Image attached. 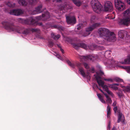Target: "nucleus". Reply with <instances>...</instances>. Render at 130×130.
<instances>
[{"instance_id":"obj_1","label":"nucleus","mask_w":130,"mask_h":130,"mask_svg":"<svg viewBox=\"0 0 130 130\" xmlns=\"http://www.w3.org/2000/svg\"><path fill=\"white\" fill-rule=\"evenodd\" d=\"M98 33L100 37H103L105 41L101 44L106 45L105 42H113L116 40L115 35L113 32L109 33V29L104 28H100L98 29Z\"/></svg>"},{"instance_id":"obj_2","label":"nucleus","mask_w":130,"mask_h":130,"mask_svg":"<svg viewBox=\"0 0 130 130\" xmlns=\"http://www.w3.org/2000/svg\"><path fill=\"white\" fill-rule=\"evenodd\" d=\"M123 16L125 18L121 19L119 22V24L128 26L130 23V8L123 12Z\"/></svg>"},{"instance_id":"obj_3","label":"nucleus","mask_w":130,"mask_h":130,"mask_svg":"<svg viewBox=\"0 0 130 130\" xmlns=\"http://www.w3.org/2000/svg\"><path fill=\"white\" fill-rule=\"evenodd\" d=\"M2 24L7 30L15 31L19 33H21L22 32V28L19 26H14L13 23H10L8 21H4L2 22Z\"/></svg>"},{"instance_id":"obj_4","label":"nucleus","mask_w":130,"mask_h":130,"mask_svg":"<svg viewBox=\"0 0 130 130\" xmlns=\"http://www.w3.org/2000/svg\"><path fill=\"white\" fill-rule=\"evenodd\" d=\"M93 10L95 12L100 13L102 10L101 5L97 0H92L91 2Z\"/></svg>"},{"instance_id":"obj_5","label":"nucleus","mask_w":130,"mask_h":130,"mask_svg":"<svg viewBox=\"0 0 130 130\" xmlns=\"http://www.w3.org/2000/svg\"><path fill=\"white\" fill-rule=\"evenodd\" d=\"M100 25V24L99 23H95L92 26L87 27L86 28V31L83 35V36L86 37L88 36L90 34V32H89L92 31L96 28L99 26Z\"/></svg>"},{"instance_id":"obj_6","label":"nucleus","mask_w":130,"mask_h":130,"mask_svg":"<svg viewBox=\"0 0 130 130\" xmlns=\"http://www.w3.org/2000/svg\"><path fill=\"white\" fill-rule=\"evenodd\" d=\"M95 77L99 85L101 86L105 91H106L109 89L107 86L104 85V82L101 80V78L100 76L97 75H96Z\"/></svg>"},{"instance_id":"obj_7","label":"nucleus","mask_w":130,"mask_h":130,"mask_svg":"<svg viewBox=\"0 0 130 130\" xmlns=\"http://www.w3.org/2000/svg\"><path fill=\"white\" fill-rule=\"evenodd\" d=\"M115 4L116 8L119 11L123 10L125 8L124 4L120 1L115 0Z\"/></svg>"},{"instance_id":"obj_8","label":"nucleus","mask_w":130,"mask_h":130,"mask_svg":"<svg viewBox=\"0 0 130 130\" xmlns=\"http://www.w3.org/2000/svg\"><path fill=\"white\" fill-rule=\"evenodd\" d=\"M97 57L94 56L93 55H89L87 56H80L79 58L81 61L83 62L84 61L90 60L93 61L96 60Z\"/></svg>"},{"instance_id":"obj_9","label":"nucleus","mask_w":130,"mask_h":130,"mask_svg":"<svg viewBox=\"0 0 130 130\" xmlns=\"http://www.w3.org/2000/svg\"><path fill=\"white\" fill-rule=\"evenodd\" d=\"M106 102L108 105V106L107 107V117L108 118H109L110 117V116L111 114V107L109 106V104H111L112 102V100L111 98L109 96L108 97V98H106Z\"/></svg>"},{"instance_id":"obj_10","label":"nucleus","mask_w":130,"mask_h":130,"mask_svg":"<svg viewBox=\"0 0 130 130\" xmlns=\"http://www.w3.org/2000/svg\"><path fill=\"white\" fill-rule=\"evenodd\" d=\"M108 59H107V61L106 63V65H108L109 67H115L117 66V61H114L112 58H111L109 57V56H108Z\"/></svg>"},{"instance_id":"obj_11","label":"nucleus","mask_w":130,"mask_h":130,"mask_svg":"<svg viewBox=\"0 0 130 130\" xmlns=\"http://www.w3.org/2000/svg\"><path fill=\"white\" fill-rule=\"evenodd\" d=\"M104 10L105 11H110L112 10L113 8L112 3L109 1L105 2L104 5Z\"/></svg>"},{"instance_id":"obj_12","label":"nucleus","mask_w":130,"mask_h":130,"mask_svg":"<svg viewBox=\"0 0 130 130\" xmlns=\"http://www.w3.org/2000/svg\"><path fill=\"white\" fill-rule=\"evenodd\" d=\"M50 18V14L47 12L45 14H42V16H39L36 17L37 19L38 20H39L42 19L44 21H49V18Z\"/></svg>"},{"instance_id":"obj_13","label":"nucleus","mask_w":130,"mask_h":130,"mask_svg":"<svg viewBox=\"0 0 130 130\" xmlns=\"http://www.w3.org/2000/svg\"><path fill=\"white\" fill-rule=\"evenodd\" d=\"M24 11L21 9H14L11 10L10 12V14L19 16L24 13Z\"/></svg>"},{"instance_id":"obj_14","label":"nucleus","mask_w":130,"mask_h":130,"mask_svg":"<svg viewBox=\"0 0 130 130\" xmlns=\"http://www.w3.org/2000/svg\"><path fill=\"white\" fill-rule=\"evenodd\" d=\"M118 35L119 37L123 40L124 39V38L126 40V38L125 37L128 36L127 35V32L125 30L119 31L118 32Z\"/></svg>"},{"instance_id":"obj_15","label":"nucleus","mask_w":130,"mask_h":130,"mask_svg":"<svg viewBox=\"0 0 130 130\" xmlns=\"http://www.w3.org/2000/svg\"><path fill=\"white\" fill-rule=\"evenodd\" d=\"M25 22L27 24L34 25L36 23V21L33 18L31 17L25 20Z\"/></svg>"},{"instance_id":"obj_16","label":"nucleus","mask_w":130,"mask_h":130,"mask_svg":"<svg viewBox=\"0 0 130 130\" xmlns=\"http://www.w3.org/2000/svg\"><path fill=\"white\" fill-rule=\"evenodd\" d=\"M79 71L80 74L84 77L86 78L89 80H90V77L89 75V74H88L87 75L85 74L83 68H79Z\"/></svg>"},{"instance_id":"obj_17","label":"nucleus","mask_w":130,"mask_h":130,"mask_svg":"<svg viewBox=\"0 0 130 130\" xmlns=\"http://www.w3.org/2000/svg\"><path fill=\"white\" fill-rule=\"evenodd\" d=\"M88 48H89L90 50H94L95 49L97 50L99 49L100 50H101L103 48V47L102 46L96 45L93 44H92L88 46Z\"/></svg>"},{"instance_id":"obj_18","label":"nucleus","mask_w":130,"mask_h":130,"mask_svg":"<svg viewBox=\"0 0 130 130\" xmlns=\"http://www.w3.org/2000/svg\"><path fill=\"white\" fill-rule=\"evenodd\" d=\"M42 7V5H40L36 7L35 10L34 11L32 12V14H35L42 12V11L41 9Z\"/></svg>"},{"instance_id":"obj_19","label":"nucleus","mask_w":130,"mask_h":130,"mask_svg":"<svg viewBox=\"0 0 130 130\" xmlns=\"http://www.w3.org/2000/svg\"><path fill=\"white\" fill-rule=\"evenodd\" d=\"M118 119L117 120V122L119 123L120 121L123 122L124 121V117L121 113L119 111L118 113Z\"/></svg>"},{"instance_id":"obj_20","label":"nucleus","mask_w":130,"mask_h":130,"mask_svg":"<svg viewBox=\"0 0 130 130\" xmlns=\"http://www.w3.org/2000/svg\"><path fill=\"white\" fill-rule=\"evenodd\" d=\"M76 46H77L83 48L87 50L88 49V47L84 43H81L77 44H75L74 43V48Z\"/></svg>"},{"instance_id":"obj_21","label":"nucleus","mask_w":130,"mask_h":130,"mask_svg":"<svg viewBox=\"0 0 130 130\" xmlns=\"http://www.w3.org/2000/svg\"><path fill=\"white\" fill-rule=\"evenodd\" d=\"M52 28L57 29L61 31H64L65 29V28L64 27L58 25H54L52 26Z\"/></svg>"},{"instance_id":"obj_22","label":"nucleus","mask_w":130,"mask_h":130,"mask_svg":"<svg viewBox=\"0 0 130 130\" xmlns=\"http://www.w3.org/2000/svg\"><path fill=\"white\" fill-rule=\"evenodd\" d=\"M66 18L68 24H70L73 22V16H68L66 17Z\"/></svg>"},{"instance_id":"obj_23","label":"nucleus","mask_w":130,"mask_h":130,"mask_svg":"<svg viewBox=\"0 0 130 130\" xmlns=\"http://www.w3.org/2000/svg\"><path fill=\"white\" fill-rule=\"evenodd\" d=\"M30 32L31 28H25L23 31L22 32V33L24 34L27 35L30 34Z\"/></svg>"},{"instance_id":"obj_24","label":"nucleus","mask_w":130,"mask_h":130,"mask_svg":"<svg viewBox=\"0 0 130 130\" xmlns=\"http://www.w3.org/2000/svg\"><path fill=\"white\" fill-rule=\"evenodd\" d=\"M19 3L23 6H25L27 4V2L24 0H20L18 1Z\"/></svg>"},{"instance_id":"obj_25","label":"nucleus","mask_w":130,"mask_h":130,"mask_svg":"<svg viewBox=\"0 0 130 130\" xmlns=\"http://www.w3.org/2000/svg\"><path fill=\"white\" fill-rule=\"evenodd\" d=\"M97 96L98 97L100 100L101 101V102L105 104L106 103L105 101L104 100L103 98L102 97V96L100 94H97Z\"/></svg>"},{"instance_id":"obj_26","label":"nucleus","mask_w":130,"mask_h":130,"mask_svg":"<svg viewBox=\"0 0 130 130\" xmlns=\"http://www.w3.org/2000/svg\"><path fill=\"white\" fill-rule=\"evenodd\" d=\"M108 87L112 89L115 90H117L118 89V87L116 86L114 84H109L108 85Z\"/></svg>"},{"instance_id":"obj_27","label":"nucleus","mask_w":130,"mask_h":130,"mask_svg":"<svg viewBox=\"0 0 130 130\" xmlns=\"http://www.w3.org/2000/svg\"><path fill=\"white\" fill-rule=\"evenodd\" d=\"M122 64H130V56H128V58L124 60V62L122 63Z\"/></svg>"},{"instance_id":"obj_28","label":"nucleus","mask_w":130,"mask_h":130,"mask_svg":"<svg viewBox=\"0 0 130 130\" xmlns=\"http://www.w3.org/2000/svg\"><path fill=\"white\" fill-rule=\"evenodd\" d=\"M74 3L75 4L78 6H79L81 4V2L79 1L74 0Z\"/></svg>"},{"instance_id":"obj_29","label":"nucleus","mask_w":130,"mask_h":130,"mask_svg":"<svg viewBox=\"0 0 130 130\" xmlns=\"http://www.w3.org/2000/svg\"><path fill=\"white\" fill-rule=\"evenodd\" d=\"M66 6L64 5H62L61 6V8H60V10H65L67 8L70 9L71 8V7L70 6H68V7H66Z\"/></svg>"},{"instance_id":"obj_30","label":"nucleus","mask_w":130,"mask_h":130,"mask_svg":"<svg viewBox=\"0 0 130 130\" xmlns=\"http://www.w3.org/2000/svg\"><path fill=\"white\" fill-rule=\"evenodd\" d=\"M66 41L71 44L73 45V41L71 38H66Z\"/></svg>"},{"instance_id":"obj_31","label":"nucleus","mask_w":130,"mask_h":130,"mask_svg":"<svg viewBox=\"0 0 130 130\" xmlns=\"http://www.w3.org/2000/svg\"><path fill=\"white\" fill-rule=\"evenodd\" d=\"M117 94L119 97L120 98L122 97L123 95V94L121 91L119 90L117 93Z\"/></svg>"},{"instance_id":"obj_32","label":"nucleus","mask_w":130,"mask_h":130,"mask_svg":"<svg viewBox=\"0 0 130 130\" xmlns=\"http://www.w3.org/2000/svg\"><path fill=\"white\" fill-rule=\"evenodd\" d=\"M6 4L9 7H13L14 6V5H13L11 3L8 2H6Z\"/></svg>"},{"instance_id":"obj_33","label":"nucleus","mask_w":130,"mask_h":130,"mask_svg":"<svg viewBox=\"0 0 130 130\" xmlns=\"http://www.w3.org/2000/svg\"><path fill=\"white\" fill-rule=\"evenodd\" d=\"M66 61L67 62V63L72 68H73V64L71 63V61L68 59H66Z\"/></svg>"},{"instance_id":"obj_34","label":"nucleus","mask_w":130,"mask_h":130,"mask_svg":"<svg viewBox=\"0 0 130 130\" xmlns=\"http://www.w3.org/2000/svg\"><path fill=\"white\" fill-rule=\"evenodd\" d=\"M120 67L123 69H127L128 72L130 73V67H126L121 66Z\"/></svg>"},{"instance_id":"obj_35","label":"nucleus","mask_w":130,"mask_h":130,"mask_svg":"<svg viewBox=\"0 0 130 130\" xmlns=\"http://www.w3.org/2000/svg\"><path fill=\"white\" fill-rule=\"evenodd\" d=\"M115 81L116 82H123V79H120L119 78H116L115 79Z\"/></svg>"},{"instance_id":"obj_36","label":"nucleus","mask_w":130,"mask_h":130,"mask_svg":"<svg viewBox=\"0 0 130 130\" xmlns=\"http://www.w3.org/2000/svg\"><path fill=\"white\" fill-rule=\"evenodd\" d=\"M40 30L39 29L31 28V31L33 32H38Z\"/></svg>"},{"instance_id":"obj_37","label":"nucleus","mask_w":130,"mask_h":130,"mask_svg":"<svg viewBox=\"0 0 130 130\" xmlns=\"http://www.w3.org/2000/svg\"><path fill=\"white\" fill-rule=\"evenodd\" d=\"M96 17L94 16H92L91 19V22L92 23L95 21Z\"/></svg>"},{"instance_id":"obj_38","label":"nucleus","mask_w":130,"mask_h":130,"mask_svg":"<svg viewBox=\"0 0 130 130\" xmlns=\"http://www.w3.org/2000/svg\"><path fill=\"white\" fill-rule=\"evenodd\" d=\"M37 0H31L29 1L30 4L32 5H34L35 4V3Z\"/></svg>"},{"instance_id":"obj_39","label":"nucleus","mask_w":130,"mask_h":130,"mask_svg":"<svg viewBox=\"0 0 130 130\" xmlns=\"http://www.w3.org/2000/svg\"><path fill=\"white\" fill-rule=\"evenodd\" d=\"M106 92L108 94L110 95L112 97H113L114 95L113 94L112 92L111 91L109 90V89L106 91Z\"/></svg>"},{"instance_id":"obj_40","label":"nucleus","mask_w":130,"mask_h":130,"mask_svg":"<svg viewBox=\"0 0 130 130\" xmlns=\"http://www.w3.org/2000/svg\"><path fill=\"white\" fill-rule=\"evenodd\" d=\"M124 90L126 91L127 92H130V86H127L125 88Z\"/></svg>"},{"instance_id":"obj_41","label":"nucleus","mask_w":130,"mask_h":130,"mask_svg":"<svg viewBox=\"0 0 130 130\" xmlns=\"http://www.w3.org/2000/svg\"><path fill=\"white\" fill-rule=\"evenodd\" d=\"M56 56L57 57L61 60L63 61L64 60L63 58H62L58 54H57Z\"/></svg>"},{"instance_id":"obj_42","label":"nucleus","mask_w":130,"mask_h":130,"mask_svg":"<svg viewBox=\"0 0 130 130\" xmlns=\"http://www.w3.org/2000/svg\"><path fill=\"white\" fill-rule=\"evenodd\" d=\"M48 45L52 47L54 45V43L52 41H49L48 42Z\"/></svg>"},{"instance_id":"obj_43","label":"nucleus","mask_w":130,"mask_h":130,"mask_svg":"<svg viewBox=\"0 0 130 130\" xmlns=\"http://www.w3.org/2000/svg\"><path fill=\"white\" fill-rule=\"evenodd\" d=\"M104 80L105 81H107L111 82H112L113 81V80L111 78H108L107 79L105 78L104 79Z\"/></svg>"},{"instance_id":"obj_44","label":"nucleus","mask_w":130,"mask_h":130,"mask_svg":"<svg viewBox=\"0 0 130 130\" xmlns=\"http://www.w3.org/2000/svg\"><path fill=\"white\" fill-rule=\"evenodd\" d=\"M84 66L86 69H88L89 68V66L87 63H84Z\"/></svg>"},{"instance_id":"obj_45","label":"nucleus","mask_w":130,"mask_h":130,"mask_svg":"<svg viewBox=\"0 0 130 130\" xmlns=\"http://www.w3.org/2000/svg\"><path fill=\"white\" fill-rule=\"evenodd\" d=\"M115 18V17H112L111 16H109L107 17H105L106 19H108L109 20L113 19H114Z\"/></svg>"},{"instance_id":"obj_46","label":"nucleus","mask_w":130,"mask_h":130,"mask_svg":"<svg viewBox=\"0 0 130 130\" xmlns=\"http://www.w3.org/2000/svg\"><path fill=\"white\" fill-rule=\"evenodd\" d=\"M60 37V35H55V39H58Z\"/></svg>"},{"instance_id":"obj_47","label":"nucleus","mask_w":130,"mask_h":130,"mask_svg":"<svg viewBox=\"0 0 130 130\" xmlns=\"http://www.w3.org/2000/svg\"><path fill=\"white\" fill-rule=\"evenodd\" d=\"M82 24H79L77 26V29L78 30H80L82 27Z\"/></svg>"},{"instance_id":"obj_48","label":"nucleus","mask_w":130,"mask_h":130,"mask_svg":"<svg viewBox=\"0 0 130 130\" xmlns=\"http://www.w3.org/2000/svg\"><path fill=\"white\" fill-rule=\"evenodd\" d=\"M111 54V53L109 51H106L105 53V55H108V54L110 55Z\"/></svg>"},{"instance_id":"obj_49","label":"nucleus","mask_w":130,"mask_h":130,"mask_svg":"<svg viewBox=\"0 0 130 130\" xmlns=\"http://www.w3.org/2000/svg\"><path fill=\"white\" fill-rule=\"evenodd\" d=\"M110 122L109 121L108 123V125L107 127V129L109 130L110 129Z\"/></svg>"},{"instance_id":"obj_50","label":"nucleus","mask_w":130,"mask_h":130,"mask_svg":"<svg viewBox=\"0 0 130 130\" xmlns=\"http://www.w3.org/2000/svg\"><path fill=\"white\" fill-rule=\"evenodd\" d=\"M117 109V106H116L113 109V110L115 113H116V112Z\"/></svg>"},{"instance_id":"obj_51","label":"nucleus","mask_w":130,"mask_h":130,"mask_svg":"<svg viewBox=\"0 0 130 130\" xmlns=\"http://www.w3.org/2000/svg\"><path fill=\"white\" fill-rule=\"evenodd\" d=\"M104 73L101 70L99 72V74L101 75H102L104 74Z\"/></svg>"},{"instance_id":"obj_52","label":"nucleus","mask_w":130,"mask_h":130,"mask_svg":"<svg viewBox=\"0 0 130 130\" xmlns=\"http://www.w3.org/2000/svg\"><path fill=\"white\" fill-rule=\"evenodd\" d=\"M121 87L122 88H123V91H124V92H127L126 91H125L124 90V89H125V88L126 87H125L121 85Z\"/></svg>"},{"instance_id":"obj_53","label":"nucleus","mask_w":130,"mask_h":130,"mask_svg":"<svg viewBox=\"0 0 130 130\" xmlns=\"http://www.w3.org/2000/svg\"><path fill=\"white\" fill-rule=\"evenodd\" d=\"M103 93L105 95L106 98H108V97L109 96L106 94V93H105L104 92V93Z\"/></svg>"},{"instance_id":"obj_54","label":"nucleus","mask_w":130,"mask_h":130,"mask_svg":"<svg viewBox=\"0 0 130 130\" xmlns=\"http://www.w3.org/2000/svg\"><path fill=\"white\" fill-rule=\"evenodd\" d=\"M103 93L105 95L106 98H108V97L109 96L106 94V93H105L104 92V93Z\"/></svg>"},{"instance_id":"obj_55","label":"nucleus","mask_w":130,"mask_h":130,"mask_svg":"<svg viewBox=\"0 0 130 130\" xmlns=\"http://www.w3.org/2000/svg\"><path fill=\"white\" fill-rule=\"evenodd\" d=\"M116 105V102L115 101L112 104V106H115Z\"/></svg>"},{"instance_id":"obj_56","label":"nucleus","mask_w":130,"mask_h":130,"mask_svg":"<svg viewBox=\"0 0 130 130\" xmlns=\"http://www.w3.org/2000/svg\"><path fill=\"white\" fill-rule=\"evenodd\" d=\"M51 36L52 38H53L54 39H55V35H54V34H51Z\"/></svg>"},{"instance_id":"obj_57","label":"nucleus","mask_w":130,"mask_h":130,"mask_svg":"<svg viewBox=\"0 0 130 130\" xmlns=\"http://www.w3.org/2000/svg\"><path fill=\"white\" fill-rule=\"evenodd\" d=\"M73 22H74V24H75L76 23V19L75 18V17L74 16V18H73Z\"/></svg>"},{"instance_id":"obj_58","label":"nucleus","mask_w":130,"mask_h":130,"mask_svg":"<svg viewBox=\"0 0 130 130\" xmlns=\"http://www.w3.org/2000/svg\"><path fill=\"white\" fill-rule=\"evenodd\" d=\"M60 50L62 54H64V51L61 48L60 49Z\"/></svg>"},{"instance_id":"obj_59","label":"nucleus","mask_w":130,"mask_h":130,"mask_svg":"<svg viewBox=\"0 0 130 130\" xmlns=\"http://www.w3.org/2000/svg\"><path fill=\"white\" fill-rule=\"evenodd\" d=\"M127 4L130 5V0H127Z\"/></svg>"},{"instance_id":"obj_60","label":"nucleus","mask_w":130,"mask_h":130,"mask_svg":"<svg viewBox=\"0 0 130 130\" xmlns=\"http://www.w3.org/2000/svg\"><path fill=\"white\" fill-rule=\"evenodd\" d=\"M56 1L57 2H61V3L62 2V0H56Z\"/></svg>"},{"instance_id":"obj_61","label":"nucleus","mask_w":130,"mask_h":130,"mask_svg":"<svg viewBox=\"0 0 130 130\" xmlns=\"http://www.w3.org/2000/svg\"><path fill=\"white\" fill-rule=\"evenodd\" d=\"M57 46H58V47H59V48H60V49L61 48V46L59 45V44H57Z\"/></svg>"},{"instance_id":"obj_62","label":"nucleus","mask_w":130,"mask_h":130,"mask_svg":"<svg viewBox=\"0 0 130 130\" xmlns=\"http://www.w3.org/2000/svg\"><path fill=\"white\" fill-rule=\"evenodd\" d=\"M91 70L92 72L94 71V69L93 68H92Z\"/></svg>"},{"instance_id":"obj_63","label":"nucleus","mask_w":130,"mask_h":130,"mask_svg":"<svg viewBox=\"0 0 130 130\" xmlns=\"http://www.w3.org/2000/svg\"><path fill=\"white\" fill-rule=\"evenodd\" d=\"M114 84L115 85V86H118L119 85V84L118 83H116V84Z\"/></svg>"},{"instance_id":"obj_64","label":"nucleus","mask_w":130,"mask_h":130,"mask_svg":"<svg viewBox=\"0 0 130 130\" xmlns=\"http://www.w3.org/2000/svg\"><path fill=\"white\" fill-rule=\"evenodd\" d=\"M112 130H116V128L114 127H113L112 129Z\"/></svg>"}]
</instances>
